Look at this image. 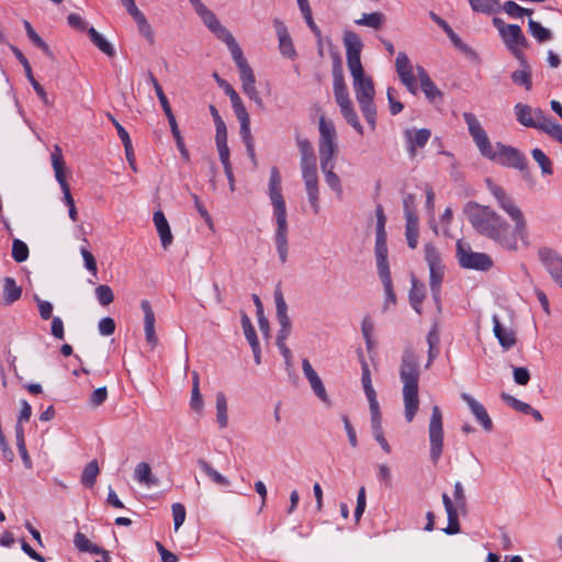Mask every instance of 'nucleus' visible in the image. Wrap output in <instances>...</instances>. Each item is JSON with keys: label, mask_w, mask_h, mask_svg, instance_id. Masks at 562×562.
Masks as SVG:
<instances>
[{"label": "nucleus", "mask_w": 562, "mask_h": 562, "mask_svg": "<svg viewBox=\"0 0 562 562\" xmlns=\"http://www.w3.org/2000/svg\"><path fill=\"white\" fill-rule=\"evenodd\" d=\"M487 187L498 207L514 222V227L492 207L471 202L467 204L464 212L472 227L506 251H518V240L522 246L529 247L527 221L520 207L502 187L491 181H487Z\"/></svg>", "instance_id": "nucleus-1"}, {"label": "nucleus", "mask_w": 562, "mask_h": 562, "mask_svg": "<svg viewBox=\"0 0 562 562\" xmlns=\"http://www.w3.org/2000/svg\"><path fill=\"white\" fill-rule=\"evenodd\" d=\"M347 66L352 78V87L359 108L372 131L376 126L375 89L373 80L366 75L361 64L363 43L353 31H345L342 36Z\"/></svg>", "instance_id": "nucleus-2"}, {"label": "nucleus", "mask_w": 562, "mask_h": 562, "mask_svg": "<svg viewBox=\"0 0 562 562\" xmlns=\"http://www.w3.org/2000/svg\"><path fill=\"white\" fill-rule=\"evenodd\" d=\"M400 380L403 383L405 419L411 423L419 407L418 382L420 369L418 357L412 348L403 351L400 363Z\"/></svg>", "instance_id": "nucleus-3"}, {"label": "nucleus", "mask_w": 562, "mask_h": 562, "mask_svg": "<svg viewBox=\"0 0 562 562\" xmlns=\"http://www.w3.org/2000/svg\"><path fill=\"white\" fill-rule=\"evenodd\" d=\"M268 189L269 198L273 207V216L276 218L277 224L274 233V244L277 247L280 261L284 263L288 259L289 250V225L285 201L282 195L281 176L276 167H273L270 171Z\"/></svg>", "instance_id": "nucleus-4"}, {"label": "nucleus", "mask_w": 562, "mask_h": 562, "mask_svg": "<svg viewBox=\"0 0 562 562\" xmlns=\"http://www.w3.org/2000/svg\"><path fill=\"white\" fill-rule=\"evenodd\" d=\"M456 247V256L459 265L462 268L487 271L493 267V260L491 256L485 252L473 251L468 243L458 240Z\"/></svg>", "instance_id": "nucleus-5"}, {"label": "nucleus", "mask_w": 562, "mask_h": 562, "mask_svg": "<svg viewBox=\"0 0 562 562\" xmlns=\"http://www.w3.org/2000/svg\"><path fill=\"white\" fill-rule=\"evenodd\" d=\"M318 130L321 166L333 165V158L337 150L335 125L331 121H327L324 116H321Z\"/></svg>", "instance_id": "nucleus-6"}, {"label": "nucleus", "mask_w": 562, "mask_h": 562, "mask_svg": "<svg viewBox=\"0 0 562 562\" xmlns=\"http://www.w3.org/2000/svg\"><path fill=\"white\" fill-rule=\"evenodd\" d=\"M493 156L491 160L508 168L518 169L524 177L529 176L528 160L519 149L496 143Z\"/></svg>", "instance_id": "nucleus-7"}, {"label": "nucleus", "mask_w": 562, "mask_h": 562, "mask_svg": "<svg viewBox=\"0 0 562 562\" xmlns=\"http://www.w3.org/2000/svg\"><path fill=\"white\" fill-rule=\"evenodd\" d=\"M440 408L435 405L431 409L429 419V454L431 461L436 464L441 458L443 451V422Z\"/></svg>", "instance_id": "nucleus-8"}, {"label": "nucleus", "mask_w": 562, "mask_h": 562, "mask_svg": "<svg viewBox=\"0 0 562 562\" xmlns=\"http://www.w3.org/2000/svg\"><path fill=\"white\" fill-rule=\"evenodd\" d=\"M301 172L310 205L314 214H318L321 211V203L317 166L312 165L301 167Z\"/></svg>", "instance_id": "nucleus-9"}, {"label": "nucleus", "mask_w": 562, "mask_h": 562, "mask_svg": "<svg viewBox=\"0 0 562 562\" xmlns=\"http://www.w3.org/2000/svg\"><path fill=\"white\" fill-rule=\"evenodd\" d=\"M236 66L239 71L243 92L257 105V108L262 110L265 106L263 100L256 88V78L252 69L246 59L236 64Z\"/></svg>", "instance_id": "nucleus-10"}, {"label": "nucleus", "mask_w": 562, "mask_h": 562, "mask_svg": "<svg viewBox=\"0 0 562 562\" xmlns=\"http://www.w3.org/2000/svg\"><path fill=\"white\" fill-rule=\"evenodd\" d=\"M538 258L552 280L562 288V257L555 250L542 247L538 250Z\"/></svg>", "instance_id": "nucleus-11"}, {"label": "nucleus", "mask_w": 562, "mask_h": 562, "mask_svg": "<svg viewBox=\"0 0 562 562\" xmlns=\"http://www.w3.org/2000/svg\"><path fill=\"white\" fill-rule=\"evenodd\" d=\"M395 68L402 83L411 93L416 94L418 91V85L414 75V67L405 53L400 52L397 54Z\"/></svg>", "instance_id": "nucleus-12"}, {"label": "nucleus", "mask_w": 562, "mask_h": 562, "mask_svg": "<svg viewBox=\"0 0 562 562\" xmlns=\"http://www.w3.org/2000/svg\"><path fill=\"white\" fill-rule=\"evenodd\" d=\"M501 37L514 56L517 59H522L524 54L521 53V48L528 46V41L520 26L517 24H508L506 32Z\"/></svg>", "instance_id": "nucleus-13"}, {"label": "nucleus", "mask_w": 562, "mask_h": 562, "mask_svg": "<svg viewBox=\"0 0 562 562\" xmlns=\"http://www.w3.org/2000/svg\"><path fill=\"white\" fill-rule=\"evenodd\" d=\"M461 398L468 404L471 413L486 431L493 428V422L485 407L468 393H462Z\"/></svg>", "instance_id": "nucleus-14"}, {"label": "nucleus", "mask_w": 562, "mask_h": 562, "mask_svg": "<svg viewBox=\"0 0 562 562\" xmlns=\"http://www.w3.org/2000/svg\"><path fill=\"white\" fill-rule=\"evenodd\" d=\"M404 135L406 138L409 156L415 157L416 149L425 147L431 136V132L428 128L406 130Z\"/></svg>", "instance_id": "nucleus-15"}, {"label": "nucleus", "mask_w": 562, "mask_h": 562, "mask_svg": "<svg viewBox=\"0 0 562 562\" xmlns=\"http://www.w3.org/2000/svg\"><path fill=\"white\" fill-rule=\"evenodd\" d=\"M273 26L279 40V48L281 54L288 58H294L296 56V52L285 24L279 19H274Z\"/></svg>", "instance_id": "nucleus-16"}, {"label": "nucleus", "mask_w": 562, "mask_h": 562, "mask_svg": "<svg viewBox=\"0 0 562 562\" xmlns=\"http://www.w3.org/2000/svg\"><path fill=\"white\" fill-rule=\"evenodd\" d=\"M140 308L144 313V330H145V337L146 341L151 345V347H156L158 342V338L155 331V314L151 308L150 303L147 300H143L140 302Z\"/></svg>", "instance_id": "nucleus-17"}, {"label": "nucleus", "mask_w": 562, "mask_h": 562, "mask_svg": "<svg viewBox=\"0 0 562 562\" xmlns=\"http://www.w3.org/2000/svg\"><path fill=\"white\" fill-rule=\"evenodd\" d=\"M336 59H337L336 60L337 66L334 68V71H333V77H334V85H333L334 87L333 88H334L335 100H336L338 106H340V105L350 103L351 100H350L349 92H348L341 69H340L339 58L337 57Z\"/></svg>", "instance_id": "nucleus-18"}, {"label": "nucleus", "mask_w": 562, "mask_h": 562, "mask_svg": "<svg viewBox=\"0 0 562 562\" xmlns=\"http://www.w3.org/2000/svg\"><path fill=\"white\" fill-rule=\"evenodd\" d=\"M212 32L218 40L223 41L227 45L235 64L245 60L239 45L235 41L233 34L225 26L220 23Z\"/></svg>", "instance_id": "nucleus-19"}, {"label": "nucleus", "mask_w": 562, "mask_h": 562, "mask_svg": "<svg viewBox=\"0 0 562 562\" xmlns=\"http://www.w3.org/2000/svg\"><path fill=\"white\" fill-rule=\"evenodd\" d=\"M493 333L504 350L510 349L516 344L515 331L510 327L502 325L497 315H493Z\"/></svg>", "instance_id": "nucleus-20"}, {"label": "nucleus", "mask_w": 562, "mask_h": 562, "mask_svg": "<svg viewBox=\"0 0 562 562\" xmlns=\"http://www.w3.org/2000/svg\"><path fill=\"white\" fill-rule=\"evenodd\" d=\"M361 383H362V387H363L366 397L369 402V408L370 409L379 408L380 406H379V402L376 400V392L372 385L370 368H369V364L367 363V361L363 359V357L361 358Z\"/></svg>", "instance_id": "nucleus-21"}, {"label": "nucleus", "mask_w": 562, "mask_h": 562, "mask_svg": "<svg viewBox=\"0 0 562 562\" xmlns=\"http://www.w3.org/2000/svg\"><path fill=\"white\" fill-rule=\"evenodd\" d=\"M153 221L159 235L161 246L164 249H167L172 244L173 236L169 223L162 211L154 212Z\"/></svg>", "instance_id": "nucleus-22"}, {"label": "nucleus", "mask_w": 562, "mask_h": 562, "mask_svg": "<svg viewBox=\"0 0 562 562\" xmlns=\"http://www.w3.org/2000/svg\"><path fill=\"white\" fill-rule=\"evenodd\" d=\"M12 50H13L16 59L23 66L25 75H26V78L29 79L30 83L32 85V87L35 90V92L37 93V95L41 98V100L45 104H49L48 98H47V93L45 92L44 88L35 80V78L33 76V72H32L31 65H30L29 60L26 59V57L16 47H12Z\"/></svg>", "instance_id": "nucleus-23"}, {"label": "nucleus", "mask_w": 562, "mask_h": 562, "mask_svg": "<svg viewBox=\"0 0 562 562\" xmlns=\"http://www.w3.org/2000/svg\"><path fill=\"white\" fill-rule=\"evenodd\" d=\"M74 544L80 552H88L91 554H100L104 558V562H110L111 557L109 551L102 549L101 547L92 543L86 535L78 531L74 537Z\"/></svg>", "instance_id": "nucleus-24"}, {"label": "nucleus", "mask_w": 562, "mask_h": 562, "mask_svg": "<svg viewBox=\"0 0 562 562\" xmlns=\"http://www.w3.org/2000/svg\"><path fill=\"white\" fill-rule=\"evenodd\" d=\"M442 503L448 516V526L443 529L447 535H456L460 532V525L458 518V509L457 504H453L451 498L443 493L442 494Z\"/></svg>", "instance_id": "nucleus-25"}, {"label": "nucleus", "mask_w": 562, "mask_h": 562, "mask_svg": "<svg viewBox=\"0 0 562 562\" xmlns=\"http://www.w3.org/2000/svg\"><path fill=\"white\" fill-rule=\"evenodd\" d=\"M442 503L448 516V526L443 529L447 535H456L460 532V525L458 518V509L457 504H453L451 498L443 493L442 494Z\"/></svg>", "instance_id": "nucleus-26"}, {"label": "nucleus", "mask_w": 562, "mask_h": 562, "mask_svg": "<svg viewBox=\"0 0 562 562\" xmlns=\"http://www.w3.org/2000/svg\"><path fill=\"white\" fill-rule=\"evenodd\" d=\"M536 117L540 119L538 128L562 144V125L551 117H547L541 110H537Z\"/></svg>", "instance_id": "nucleus-27"}, {"label": "nucleus", "mask_w": 562, "mask_h": 562, "mask_svg": "<svg viewBox=\"0 0 562 562\" xmlns=\"http://www.w3.org/2000/svg\"><path fill=\"white\" fill-rule=\"evenodd\" d=\"M50 160L52 167L55 172V178L59 183L60 189L64 190L66 188H69V184L67 183L65 176V162L63 158L61 148L58 145L54 147V150L50 154Z\"/></svg>", "instance_id": "nucleus-28"}, {"label": "nucleus", "mask_w": 562, "mask_h": 562, "mask_svg": "<svg viewBox=\"0 0 562 562\" xmlns=\"http://www.w3.org/2000/svg\"><path fill=\"white\" fill-rule=\"evenodd\" d=\"M517 121L527 127L538 128L540 119L536 117L538 109H531L527 104L517 103L514 108Z\"/></svg>", "instance_id": "nucleus-29"}, {"label": "nucleus", "mask_w": 562, "mask_h": 562, "mask_svg": "<svg viewBox=\"0 0 562 562\" xmlns=\"http://www.w3.org/2000/svg\"><path fill=\"white\" fill-rule=\"evenodd\" d=\"M276 303V316L280 327L292 326L290 316L288 315V304L283 297L280 285L274 289L273 292Z\"/></svg>", "instance_id": "nucleus-30"}, {"label": "nucleus", "mask_w": 562, "mask_h": 562, "mask_svg": "<svg viewBox=\"0 0 562 562\" xmlns=\"http://www.w3.org/2000/svg\"><path fill=\"white\" fill-rule=\"evenodd\" d=\"M370 415H371L372 434H373L374 439L379 442L381 448L386 453H390L391 447L387 443V441L384 437V434H383L382 416H381L380 407L375 408V409H370Z\"/></svg>", "instance_id": "nucleus-31"}, {"label": "nucleus", "mask_w": 562, "mask_h": 562, "mask_svg": "<svg viewBox=\"0 0 562 562\" xmlns=\"http://www.w3.org/2000/svg\"><path fill=\"white\" fill-rule=\"evenodd\" d=\"M296 146L300 151V167L316 165V156L312 143L301 136H296Z\"/></svg>", "instance_id": "nucleus-32"}, {"label": "nucleus", "mask_w": 562, "mask_h": 562, "mask_svg": "<svg viewBox=\"0 0 562 562\" xmlns=\"http://www.w3.org/2000/svg\"><path fill=\"white\" fill-rule=\"evenodd\" d=\"M518 60L520 61L521 68L512 72L510 79L515 85L522 86L527 91H529L532 87L530 66L528 65L525 56L522 59Z\"/></svg>", "instance_id": "nucleus-33"}, {"label": "nucleus", "mask_w": 562, "mask_h": 562, "mask_svg": "<svg viewBox=\"0 0 562 562\" xmlns=\"http://www.w3.org/2000/svg\"><path fill=\"white\" fill-rule=\"evenodd\" d=\"M134 479L148 487L158 485V479L153 475L151 468L147 462H139L134 470Z\"/></svg>", "instance_id": "nucleus-34"}, {"label": "nucleus", "mask_w": 562, "mask_h": 562, "mask_svg": "<svg viewBox=\"0 0 562 562\" xmlns=\"http://www.w3.org/2000/svg\"><path fill=\"white\" fill-rule=\"evenodd\" d=\"M22 289L11 277L3 279L2 299L5 305H11L21 297Z\"/></svg>", "instance_id": "nucleus-35"}, {"label": "nucleus", "mask_w": 562, "mask_h": 562, "mask_svg": "<svg viewBox=\"0 0 562 562\" xmlns=\"http://www.w3.org/2000/svg\"><path fill=\"white\" fill-rule=\"evenodd\" d=\"M446 267L429 269V288L436 303H440V290Z\"/></svg>", "instance_id": "nucleus-36"}, {"label": "nucleus", "mask_w": 562, "mask_h": 562, "mask_svg": "<svg viewBox=\"0 0 562 562\" xmlns=\"http://www.w3.org/2000/svg\"><path fill=\"white\" fill-rule=\"evenodd\" d=\"M91 42L106 56L113 57L115 55V49L113 45L108 42V40L100 34L93 26L87 30Z\"/></svg>", "instance_id": "nucleus-37"}, {"label": "nucleus", "mask_w": 562, "mask_h": 562, "mask_svg": "<svg viewBox=\"0 0 562 562\" xmlns=\"http://www.w3.org/2000/svg\"><path fill=\"white\" fill-rule=\"evenodd\" d=\"M405 224V238L411 249H415L418 245L419 228L418 216L409 215Z\"/></svg>", "instance_id": "nucleus-38"}, {"label": "nucleus", "mask_w": 562, "mask_h": 562, "mask_svg": "<svg viewBox=\"0 0 562 562\" xmlns=\"http://www.w3.org/2000/svg\"><path fill=\"white\" fill-rule=\"evenodd\" d=\"M384 22L385 15L379 11L372 13H362L361 18L355 21L357 25L368 26L373 30H380L383 26Z\"/></svg>", "instance_id": "nucleus-39"}, {"label": "nucleus", "mask_w": 562, "mask_h": 562, "mask_svg": "<svg viewBox=\"0 0 562 562\" xmlns=\"http://www.w3.org/2000/svg\"><path fill=\"white\" fill-rule=\"evenodd\" d=\"M474 12L483 14H493L501 10L498 0H468Z\"/></svg>", "instance_id": "nucleus-40"}, {"label": "nucleus", "mask_w": 562, "mask_h": 562, "mask_svg": "<svg viewBox=\"0 0 562 562\" xmlns=\"http://www.w3.org/2000/svg\"><path fill=\"white\" fill-rule=\"evenodd\" d=\"M425 299L424 284L419 283L415 278L412 279V288L409 290V302L413 308L420 314L422 303Z\"/></svg>", "instance_id": "nucleus-41"}, {"label": "nucleus", "mask_w": 562, "mask_h": 562, "mask_svg": "<svg viewBox=\"0 0 562 562\" xmlns=\"http://www.w3.org/2000/svg\"><path fill=\"white\" fill-rule=\"evenodd\" d=\"M424 257L429 269L445 267L441 252L431 243L425 245Z\"/></svg>", "instance_id": "nucleus-42"}, {"label": "nucleus", "mask_w": 562, "mask_h": 562, "mask_svg": "<svg viewBox=\"0 0 562 562\" xmlns=\"http://www.w3.org/2000/svg\"><path fill=\"white\" fill-rule=\"evenodd\" d=\"M321 169L327 186L340 198L342 195V187L340 178L334 172V164L321 166Z\"/></svg>", "instance_id": "nucleus-43"}, {"label": "nucleus", "mask_w": 562, "mask_h": 562, "mask_svg": "<svg viewBox=\"0 0 562 562\" xmlns=\"http://www.w3.org/2000/svg\"><path fill=\"white\" fill-rule=\"evenodd\" d=\"M198 465L217 485L228 486L231 484V481L216 471L206 460L199 459Z\"/></svg>", "instance_id": "nucleus-44"}, {"label": "nucleus", "mask_w": 562, "mask_h": 562, "mask_svg": "<svg viewBox=\"0 0 562 562\" xmlns=\"http://www.w3.org/2000/svg\"><path fill=\"white\" fill-rule=\"evenodd\" d=\"M339 108L344 119L356 130L358 134L363 135V127L359 121L352 102L340 105Z\"/></svg>", "instance_id": "nucleus-45"}, {"label": "nucleus", "mask_w": 562, "mask_h": 562, "mask_svg": "<svg viewBox=\"0 0 562 562\" xmlns=\"http://www.w3.org/2000/svg\"><path fill=\"white\" fill-rule=\"evenodd\" d=\"M216 422L221 429L228 425L227 401L224 393L216 394Z\"/></svg>", "instance_id": "nucleus-46"}, {"label": "nucleus", "mask_w": 562, "mask_h": 562, "mask_svg": "<svg viewBox=\"0 0 562 562\" xmlns=\"http://www.w3.org/2000/svg\"><path fill=\"white\" fill-rule=\"evenodd\" d=\"M464 122L468 125V131L471 137L474 139L482 138L486 134L485 130L482 127L480 121L473 113L464 112L462 114Z\"/></svg>", "instance_id": "nucleus-47"}, {"label": "nucleus", "mask_w": 562, "mask_h": 562, "mask_svg": "<svg viewBox=\"0 0 562 562\" xmlns=\"http://www.w3.org/2000/svg\"><path fill=\"white\" fill-rule=\"evenodd\" d=\"M464 122L468 125V131L471 137L474 139L482 138L486 134L485 130L482 127L480 121L473 113L464 112L462 114Z\"/></svg>", "instance_id": "nucleus-48"}, {"label": "nucleus", "mask_w": 562, "mask_h": 562, "mask_svg": "<svg viewBox=\"0 0 562 562\" xmlns=\"http://www.w3.org/2000/svg\"><path fill=\"white\" fill-rule=\"evenodd\" d=\"M531 156L541 168L542 176H551L553 173L552 161L543 150L540 148H535L531 150Z\"/></svg>", "instance_id": "nucleus-49"}, {"label": "nucleus", "mask_w": 562, "mask_h": 562, "mask_svg": "<svg viewBox=\"0 0 562 562\" xmlns=\"http://www.w3.org/2000/svg\"><path fill=\"white\" fill-rule=\"evenodd\" d=\"M529 33L539 42L544 43L552 38L550 30L543 27L539 22L530 19L528 22Z\"/></svg>", "instance_id": "nucleus-50"}, {"label": "nucleus", "mask_w": 562, "mask_h": 562, "mask_svg": "<svg viewBox=\"0 0 562 562\" xmlns=\"http://www.w3.org/2000/svg\"><path fill=\"white\" fill-rule=\"evenodd\" d=\"M99 465L95 460L90 461L83 469L81 474V483L87 487H92L99 474Z\"/></svg>", "instance_id": "nucleus-51"}, {"label": "nucleus", "mask_w": 562, "mask_h": 562, "mask_svg": "<svg viewBox=\"0 0 562 562\" xmlns=\"http://www.w3.org/2000/svg\"><path fill=\"white\" fill-rule=\"evenodd\" d=\"M24 27H25L29 38L33 42V44L36 45L38 48H41L49 58H53L54 56H53V53H52L49 46L34 31V29L32 27V25L29 21H24Z\"/></svg>", "instance_id": "nucleus-52"}, {"label": "nucleus", "mask_w": 562, "mask_h": 562, "mask_svg": "<svg viewBox=\"0 0 562 562\" xmlns=\"http://www.w3.org/2000/svg\"><path fill=\"white\" fill-rule=\"evenodd\" d=\"M106 116L115 126L117 135L124 145L125 155L132 154V140L127 131L116 121V119L111 113H108Z\"/></svg>", "instance_id": "nucleus-53"}, {"label": "nucleus", "mask_w": 562, "mask_h": 562, "mask_svg": "<svg viewBox=\"0 0 562 562\" xmlns=\"http://www.w3.org/2000/svg\"><path fill=\"white\" fill-rule=\"evenodd\" d=\"M149 81L150 83L153 85L154 89H155V92L157 94V98L160 102V105L165 112L166 115H169L172 113V110H171V106L169 104V101L166 97V94L164 93V90L161 88V86L159 85V82L157 81V79L155 78V76L149 72Z\"/></svg>", "instance_id": "nucleus-54"}, {"label": "nucleus", "mask_w": 562, "mask_h": 562, "mask_svg": "<svg viewBox=\"0 0 562 562\" xmlns=\"http://www.w3.org/2000/svg\"><path fill=\"white\" fill-rule=\"evenodd\" d=\"M12 258L16 262H24L29 258V247L27 245L20 240L14 239L12 243Z\"/></svg>", "instance_id": "nucleus-55"}, {"label": "nucleus", "mask_w": 562, "mask_h": 562, "mask_svg": "<svg viewBox=\"0 0 562 562\" xmlns=\"http://www.w3.org/2000/svg\"><path fill=\"white\" fill-rule=\"evenodd\" d=\"M241 327L249 345L259 342L255 327L252 326L251 321L246 313H243L241 315Z\"/></svg>", "instance_id": "nucleus-56"}, {"label": "nucleus", "mask_w": 562, "mask_h": 562, "mask_svg": "<svg viewBox=\"0 0 562 562\" xmlns=\"http://www.w3.org/2000/svg\"><path fill=\"white\" fill-rule=\"evenodd\" d=\"M95 296L103 306L111 304L114 300L113 291L106 284H100L95 288Z\"/></svg>", "instance_id": "nucleus-57"}, {"label": "nucleus", "mask_w": 562, "mask_h": 562, "mask_svg": "<svg viewBox=\"0 0 562 562\" xmlns=\"http://www.w3.org/2000/svg\"><path fill=\"white\" fill-rule=\"evenodd\" d=\"M137 24L138 32L151 44L154 43L155 36L150 24L146 16L142 14L139 18L134 20Z\"/></svg>", "instance_id": "nucleus-58"}, {"label": "nucleus", "mask_w": 562, "mask_h": 562, "mask_svg": "<svg viewBox=\"0 0 562 562\" xmlns=\"http://www.w3.org/2000/svg\"><path fill=\"white\" fill-rule=\"evenodd\" d=\"M501 397L505 403H507L509 406H512L517 412L526 414V412L531 411V406L528 403L521 402L520 400H518L507 393H502Z\"/></svg>", "instance_id": "nucleus-59"}, {"label": "nucleus", "mask_w": 562, "mask_h": 562, "mask_svg": "<svg viewBox=\"0 0 562 562\" xmlns=\"http://www.w3.org/2000/svg\"><path fill=\"white\" fill-rule=\"evenodd\" d=\"M196 13L202 19L204 24L210 29V31H213L221 23L215 16V14L205 5L203 8H199V11H196Z\"/></svg>", "instance_id": "nucleus-60"}, {"label": "nucleus", "mask_w": 562, "mask_h": 562, "mask_svg": "<svg viewBox=\"0 0 562 562\" xmlns=\"http://www.w3.org/2000/svg\"><path fill=\"white\" fill-rule=\"evenodd\" d=\"M474 143L482 156L488 159H491V157H494L493 154L495 151V147H493V145L491 144L487 134L482 136V138L474 139Z\"/></svg>", "instance_id": "nucleus-61"}, {"label": "nucleus", "mask_w": 562, "mask_h": 562, "mask_svg": "<svg viewBox=\"0 0 562 562\" xmlns=\"http://www.w3.org/2000/svg\"><path fill=\"white\" fill-rule=\"evenodd\" d=\"M420 89L425 93L426 98L434 102L437 98H441L442 93L441 91L436 87V85L432 82L431 79L424 80L423 83H420Z\"/></svg>", "instance_id": "nucleus-62"}, {"label": "nucleus", "mask_w": 562, "mask_h": 562, "mask_svg": "<svg viewBox=\"0 0 562 562\" xmlns=\"http://www.w3.org/2000/svg\"><path fill=\"white\" fill-rule=\"evenodd\" d=\"M237 120L239 121V124H240L239 133H240V136H241V139H243L244 144L254 142V138H252V135H251V131H250V117H249V114L239 116V117H237Z\"/></svg>", "instance_id": "nucleus-63"}, {"label": "nucleus", "mask_w": 562, "mask_h": 562, "mask_svg": "<svg viewBox=\"0 0 562 562\" xmlns=\"http://www.w3.org/2000/svg\"><path fill=\"white\" fill-rule=\"evenodd\" d=\"M227 95H228V98L231 100L232 108L234 110V113H235L236 117H239V116L248 114V112H247V110H246V108H245L240 97L235 91V89L233 91H231Z\"/></svg>", "instance_id": "nucleus-64"}]
</instances>
